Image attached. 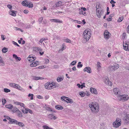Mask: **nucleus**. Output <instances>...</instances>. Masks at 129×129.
Segmentation results:
<instances>
[{"instance_id": "nucleus-1", "label": "nucleus", "mask_w": 129, "mask_h": 129, "mask_svg": "<svg viewBox=\"0 0 129 129\" xmlns=\"http://www.w3.org/2000/svg\"><path fill=\"white\" fill-rule=\"evenodd\" d=\"M89 106L93 113H97L98 112L99 106L97 103L95 102L90 103L89 104Z\"/></svg>"}, {"instance_id": "nucleus-2", "label": "nucleus", "mask_w": 129, "mask_h": 129, "mask_svg": "<svg viewBox=\"0 0 129 129\" xmlns=\"http://www.w3.org/2000/svg\"><path fill=\"white\" fill-rule=\"evenodd\" d=\"M91 31L90 29H87L84 31L83 34L84 38L86 41H88L90 38L91 35Z\"/></svg>"}, {"instance_id": "nucleus-3", "label": "nucleus", "mask_w": 129, "mask_h": 129, "mask_svg": "<svg viewBox=\"0 0 129 129\" xmlns=\"http://www.w3.org/2000/svg\"><path fill=\"white\" fill-rule=\"evenodd\" d=\"M121 123V120L119 118H117L115 122L113 123V125L114 127L116 128L120 126Z\"/></svg>"}, {"instance_id": "nucleus-4", "label": "nucleus", "mask_w": 129, "mask_h": 129, "mask_svg": "<svg viewBox=\"0 0 129 129\" xmlns=\"http://www.w3.org/2000/svg\"><path fill=\"white\" fill-rule=\"evenodd\" d=\"M118 99L120 101H126L129 99V97L127 95H119L118 96Z\"/></svg>"}, {"instance_id": "nucleus-5", "label": "nucleus", "mask_w": 129, "mask_h": 129, "mask_svg": "<svg viewBox=\"0 0 129 129\" xmlns=\"http://www.w3.org/2000/svg\"><path fill=\"white\" fill-rule=\"evenodd\" d=\"M96 14L97 16L99 18L101 17V15H102L104 13V11L102 10H98V8L97 7V6H96Z\"/></svg>"}, {"instance_id": "nucleus-6", "label": "nucleus", "mask_w": 129, "mask_h": 129, "mask_svg": "<svg viewBox=\"0 0 129 129\" xmlns=\"http://www.w3.org/2000/svg\"><path fill=\"white\" fill-rule=\"evenodd\" d=\"M123 120L124 124H129V115L128 114L125 115L123 118Z\"/></svg>"}, {"instance_id": "nucleus-7", "label": "nucleus", "mask_w": 129, "mask_h": 129, "mask_svg": "<svg viewBox=\"0 0 129 129\" xmlns=\"http://www.w3.org/2000/svg\"><path fill=\"white\" fill-rule=\"evenodd\" d=\"M118 66H110L108 68V70L110 72L115 71L119 68Z\"/></svg>"}, {"instance_id": "nucleus-8", "label": "nucleus", "mask_w": 129, "mask_h": 129, "mask_svg": "<svg viewBox=\"0 0 129 129\" xmlns=\"http://www.w3.org/2000/svg\"><path fill=\"white\" fill-rule=\"evenodd\" d=\"M54 85V84L53 83H46L45 85V88L48 89H50L52 88L53 86Z\"/></svg>"}, {"instance_id": "nucleus-9", "label": "nucleus", "mask_w": 129, "mask_h": 129, "mask_svg": "<svg viewBox=\"0 0 129 129\" xmlns=\"http://www.w3.org/2000/svg\"><path fill=\"white\" fill-rule=\"evenodd\" d=\"M123 49L129 51V43L126 42L123 45Z\"/></svg>"}, {"instance_id": "nucleus-10", "label": "nucleus", "mask_w": 129, "mask_h": 129, "mask_svg": "<svg viewBox=\"0 0 129 129\" xmlns=\"http://www.w3.org/2000/svg\"><path fill=\"white\" fill-rule=\"evenodd\" d=\"M109 34L110 33H109L107 30H106L104 33V36L105 38L107 39H108L109 37Z\"/></svg>"}, {"instance_id": "nucleus-11", "label": "nucleus", "mask_w": 129, "mask_h": 129, "mask_svg": "<svg viewBox=\"0 0 129 129\" xmlns=\"http://www.w3.org/2000/svg\"><path fill=\"white\" fill-rule=\"evenodd\" d=\"M83 71L84 72H86L88 73H90L91 72V68L89 67H86L85 68Z\"/></svg>"}, {"instance_id": "nucleus-12", "label": "nucleus", "mask_w": 129, "mask_h": 129, "mask_svg": "<svg viewBox=\"0 0 129 129\" xmlns=\"http://www.w3.org/2000/svg\"><path fill=\"white\" fill-rule=\"evenodd\" d=\"M90 91L92 93L97 94L98 92L94 88L91 87L90 89Z\"/></svg>"}, {"instance_id": "nucleus-13", "label": "nucleus", "mask_w": 129, "mask_h": 129, "mask_svg": "<svg viewBox=\"0 0 129 129\" xmlns=\"http://www.w3.org/2000/svg\"><path fill=\"white\" fill-rule=\"evenodd\" d=\"M50 21L51 22H54L56 23H62V21L57 19H51Z\"/></svg>"}, {"instance_id": "nucleus-14", "label": "nucleus", "mask_w": 129, "mask_h": 129, "mask_svg": "<svg viewBox=\"0 0 129 129\" xmlns=\"http://www.w3.org/2000/svg\"><path fill=\"white\" fill-rule=\"evenodd\" d=\"M33 79L34 80H43L44 79V78L43 77H38L33 76Z\"/></svg>"}, {"instance_id": "nucleus-15", "label": "nucleus", "mask_w": 129, "mask_h": 129, "mask_svg": "<svg viewBox=\"0 0 129 129\" xmlns=\"http://www.w3.org/2000/svg\"><path fill=\"white\" fill-rule=\"evenodd\" d=\"M79 13L80 14H82L84 16H86L87 14L86 13L83 11V10L81 9H79Z\"/></svg>"}, {"instance_id": "nucleus-16", "label": "nucleus", "mask_w": 129, "mask_h": 129, "mask_svg": "<svg viewBox=\"0 0 129 129\" xmlns=\"http://www.w3.org/2000/svg\"><path fill=\"white\" fill-rule=\"evenodd\" d=\"M16 13L17 12L16 11H14L13 10H10L9 11V13L10 15L14 16H16Z\"/></svg>"}, {"instance_id": "nucleus-17", "label": "nucleus", "mask_w": 129, "mask_h": 129, "mask_svg": "<svg viewBox=\"0 0 129 129\" xmlns=\"http://www.w3.org/2000/svg\"><path fill=\"white\" fill-rule=\"evenodd\" d=\"M38 64V62L37 61L33 62L30 64V66L31 67H35L37 66Z\"/></svg>"}, {"instance_id": "nucleus-18", "label": "nucleus", "mask_w": 129, "mask_h": 129, "mask_svg": "<svg viewBox=\"0 0 129 129\" xmlns=\"http://www.w3.org/2000/svg\"><path fill=\"white\" fill-rule=\"evenodd\" d=\"M114 92L115 94H118L120 93V92L118 90V89L116 88L114 89Z\"/></svg>"}, {"instance_id": "nucleus-19", "label": "nucleus", "mask_w": 129, "mask_h": 129, "mask_svg": "<svg viewBox=\"0 0 129 129\" xmlns=\"http://www.w3.org/2000/svg\"><path fill=\"white\" fill-rule=\"evenodd\" d=\"M62 3L61 1L57 2L55 4V7H57L62 5Z\"/></svg>"}, {"instance_id": "nucleus-20", "label": "nucleus", "mask_w": 129, "mask_h": 129, "mask_svg": "<svg viewBox=\"0 0 129 129\" xmlns=\"http://www.w3.org/2000/svg\"><path fill=\"white\" fill-rule=\"evenodd\" d=\"M105 83L107 85L110 86L112 85V83L108 80L106 79V80L105 81Z\"/></svg>"}, {"instance_id": "nucleus-21", "label": "nucleus", "mask_w": 129, "mask_h": 129, "mask_svg": "<svg viewBox=\"0 0 129 129\" xmlns=\"http://www.w3.org/2000/svg\"><path fill=\"white\" fill-rule=\"evenodd\" d=\"M10 122H9V123L12 124H16L17 123V120L15 119H11L10 120Z\"/></svg>"}, {"instance_id": "nucleus-22", "label": "nucleus", "mask_w": 129, "mask_h": 129, "mask_svg": "<svg viewBox=\"0 0 129 129\" xmlns=\"http://www.w3.org/2000/svg\"><path fill=\"white\" fill-rule=\"evenodd\" d=\"M24 6L28 7L29 8H31L33 7V5L32 3L30 2L29 3H28V4L24 5Z\"/></svg>"}, {"instance_id": "nucleus-23", "label": "nucleus", "mask_w": 129, "mask_h": 129, "mask_svg": "<svg viewBox=\"0 0 129 129\" xmlns=\"http://www.w3.org/2000/svg\"><path fill=\"white\" fill-rule=\"evenodd\" d=\"M34 58V57H31L29 56L28 58V60L29 62H31L35 60V58Z\"/></svg>"}, {"instance_id": "nucleus-24", "label": "nucleus", "mask_w": 129, "mask_h": 129, "mask_svg": "<svg viewBox=\"0 0 129 129\" xmlns=\"http://www.w3.org/2000/svg\"><path fill=\"white\" fill-rule=\"evenodd\" d=\"M16 124L20 127H23L24 125V124L23 123L20 122H18L17 121V123H16Z\"/></svg>"}, {"instance_id": "nucleus-25", "label": "nucleus", "mask_w": 129, "mask_h": 129, "mask_svg": "<svg viewBox=\"0 0 129 129\" xmlns=\"http://www.w3.org/2000/svg\"><path fill=\"white\" fill-rule=\"evenodd\" d=\"M48 116L51 119H55L56 118L53 115V114H49L48 115Z\"/></svg>"}, {"instance_id": "nucleus-26", "label": "nucleus", "mask_w": 129, "mask_h": 129, "mask_svg": "<svg viewBox=\"0 0 129 129\" xmlns=\"http://www.w3.org/2000/svg\"><path fill=\"white\" fill-rule=\"evenodd\" d=\"M55 108L58 110H62L63 108V107L60 105H57L55 106Z\"/></svg>"}, {"instance_id": "nucleus-27", "label": "nucleus", "mask_w": 129, "mask_h": 129, "mask_svg": "<svg viewBox=\"0 0 129 129\" xmlns=\"http://www.w3.org/2000/svg\"><path fill=\"white\" fill-rule=\"evenodd\" d=\"M30 2L28 1L27 0H25L23 1L22 2V4L23 6H24V5L28 4V3H29Z\"/></svg>"}, {"instance_id": "nucleus-28", "label": "nucleus", "mask_w": 129, "mask_h": 129, "mask_svg": "<svg viewBox=\"0 0 129 129\" xmlns=\"http://www.w3.org/2000/svg\"><path fill=\"white\" fill-rule=\"evenodd\" d=\"M114 15V14H112L109 16V18L107 19V20L108 21H110L112 20V17H113Z\"/></svg>"}, {"instance_id": "nucleus-29", "label": "nucleus", "mask_w": 129, "mask_h": 129, "mask_svg": "<svg viewBox=\"0 0 129 129\" xmlns=\"http://www.w3.org/2000/svg\"><path fill=\"white\" fill-rule=\"evenodd\" d=\"M17 113L18 117H22V113L19 110L17 112Z\"/></svg>"}, {"instance_id": "nucleus-30", "label": "nucleus", "mask_w": 129, "mask_h": 129, "mask_svg": "<svg viewBox=\"0 0 129 129\" xmlns=\"http://www.w3.org/2000/svg\"><path fill=\"white\" fill-rule=\"evenodd\" d=\"M13 108L12 111L14 113H15L16 112H17L18 111V110H19L17 108L15 107H13Z\"/></svg>"}, {"instance_id": "nucleus-31", "label": "nucleus", "mask_w": 129, "mask_h": 129, "mask_svg": "<svg viewBox=\"0 0 129 129\" xmlns=\"http://www.w3.org/2000/svg\"><path fill=\"white\" fill-rule=\"evenodd\" d=\"M6 107L9 109H12L13 108V106L11 104H9L8 105H6L5 106Z\"/></svg>"}, {"instance_id": "nucleus-32", "label": "nucleus", "mask_w": 129, "mask_h": 129, "mask_svg": "<svg viewBox=\"0 0 129 129\" xmlns=\"http://www.w3.org/2000/svg\"><path fill=\"white\" fill-rule=\"evenodd\" d=\"M4 62L3 61L2 59L0 56V66H4Z\"/></svg>"}, {"instance_id": "nucleus-33", "label": "nucleus", "mask_w": 129, "mask_h": 129, "mask_svg": "<svg viewBox=\"0 0 129 129\" xmlns=\"http://www.w3.org/2000/svg\"><path fill=\"white\" fill-rule=\"evenodd\" d=\"M8 49L4 47L3 48L2 51L3 53H5L8 51Z\"/></svg>"}, {"instance_id": "nucleus-34", "label": "nucleus", "mask_w": 129, "mask_h": 129, "mask_svg": "<svg viewBox=\"0 0 129 129\" xmlns=\"http://www.w3.org/2000/svg\"><path fill=\"white\" fill-rule=\"evenodd\" d=\"M43 127L44 129H53L52 128L48 127V126L46 125H43Z\"/></svg>"}, {"instance_id": "nucleus-35", "label": "nucleus", "mask_w": 129, "mask_h": 129, "mask_svg": "<svg viewBox=\"0 0 129 129\" xmlns=\"http://www.w3.org/2000/svg\"><path fill=\"white\" fill-rule=\"evenodd\" d=\"M67 98V97L65 96H62L61 97V100L62 101H65L66 102H67V101L65 100V99L66 100V99Z\"/></svg>"}, {"instance_id": "nucleus-36", "label": "nucleus", "mask_w": 129, "mask_h": 129, "mask_svg": "<svg viewBox=\"0 0 129 129\" xmlns=\"http://www.w3.org/2000/svg\"><path fill=\"white\" fill-rule=\"evenodd\" d=\"M57 81L58 82H60L63 80V78L62 77H58L57 78Z\"/></svg>"}, {"instance_id": "nucleus-37", "label": "nucleus", "mask_w": 129, "mask_h": 129, "mask_svg": "<svg viewBox=\"0 0 129 129\" xmlns=\"http://www.w3.org/2000/svg\"><path fill=\"white\" fill-rule=\"evenodd\" d=\"M123 19V17H119V18L117 20V22H121Z\"/></svg>"}, {"instance_id": "nucleus-38", "label": "nucleus", "mask_w": 129, "mask_h": 129, "mask_svg": "<svg viewBox=\"0 0 129 129\" xmlns=\"http://www.w3.org/2000/svg\"><path fill=\"white\" fill-rule=\"evenodd\" d=\"M4 91L6 92H8L10 91V90L7 88H5L4 89Z\"/></svg>"}, {"instance_id": "nucleus-39", "label": "nucleus", "mask_w": 129, "mask_h": 129, "mask_svg": "<svg viewBox=\"0 0 129 129\" xmlns=\"http://www.w3.org/2000/svg\"><path fill=\"white\" fill-rule=\"evenodd\" d=\"M2 101L3 103V105H4L6 103V101L5 99H2Z\"/></svg>"}, {"instance_id": "nucleus-40", "label": "nucleus", "mask_w": 129, "mask_h": 129, "mask_svg": "<svg viewBox=\"0 0 129 129\" xmlns=\"http://www.w3.org/2000/svg\"><path fill=\"white\" fill-rule=\"evenodd\" d=\"M33 96H34V95L33 94H31L30 93H29L28 94V97H30L31 96V97L30 98V99L31 100H32L33 99Z\"/></svg>"}, {"instance_id": "nucleus-41", "label": "nucleus", "mask_w": 129, "mask_h": 129, "mask_svg": "<svg viewBox=\"0 0 129 129\" xmlns=\"http://www.w3.org/2000/svg\"><path fill=\"white\" fill-rule=\"evenodd\" d=\"M79 94L81 96L84 97L85 95V94L83 92H80Z\"/></svg>"}, {"instance_id": "nucleus-42", "label": "nucleus", "mask_w": 129, "mask_h": 129, "mask_svg": "<svg viewBox=\"0 0 129 129\" xmlns=\"http://www.w3.org/2000/svg\"><path fill=\"white\" fill-rule=\"evenodd\" d=\"M14 88L17 89L19 88H21V86L19 85L18 84H15Z\"/></svg>"}, {"instance_id": "nucleus-43", "label": "nucleus", "mask_w": 129, "mask_h": 129, "mask_svg": "<svg viewBox=\"0 0 129 129\" xmlns=\"http://www.w3.org/2000/svg\"><path fill=\"white\" fill-rule=\"evenodd\" d=\"M46 110H48V111H52V112H55V111H52V109H51V108H50V107H47L46 108Z\"/></svg>"}, {"instance_id": "nucleus-44", "label": "nucleus", "mask_w": 129, "mask_h": 129, "mask_svg": "<svg viewBox=\"0 0 129 129\" xmlns=\"http://www.w3.org/2000/svg\"><path fill=\"white\" fill-rule=\"evenodd\" d=\"M81 62H79L78 63V64L77 66V67H82L83 65L81 64Z\"/></svg>"}, {"instance_id": "nucleus-45", "label": "nucleus", "mask_w": 129, "mask_h": 129, "mask_svg": "<svg viewBox=\"0 0 129 129\" xmlns=\"http://www.w3.org/2000/svg\"><path fill=\"white\" fill-rule=\"evenodd\" d=\"M43 18L42 17H41L39 18L38 21L40 24L41 23L42 21L43 20Z\"/></svg>"}, {"instance_id": "nucleus-46", "label": "nucleus", "mask_w": 129, "mask_h": 129, "mask_svg": "<svg viewBox=\"0 0 129 129\" xmlns=\"http://www.w3.org/2000/svg\"><path fill=\"white\" fill-rule=\"evenodd\" d=\"M76 61H72L70 64V65H71L72 66H74L76 64Z\"/></svg>"}, {"instance_id": "nucleus-47", "label": "nucleus", "mask_w": 129, "mask_h": 129, "mask_svg": "<svg viewBox=\"0 0 129 129\" xmlns=\"http://www.w3.org/2000/svg\"><path fill=\"white\" fill-rule=\"evenodd\" d=\"M22 111L24 114H26L27 113V111H26V109H25L24 110H22Z\"/></svg>"}, {"instance_id": "nucleus-48", "label": "nucleus", "mask_w": 129, "mask_h": 129, "mask_svg": "<svg viewBox=\"0 0 129 129\" xmlns=\"http://www.w3.org/2000/svg\"><path fill=\"white\" fill-rule=\"evenodd\" d=\"M26 111H27V112L30 113L31 114L33 113V111H32L29 109H26Z\"/></svg>"}, {"instance_id": "nucleus-49", "label": "nucleus", "mask_w": 129, "mask_h": 129, "mask_svg": "<svg viewBox=\"0 0 129 129\" xmlns=\"http://www.w3.org/2000/svg\"><path fill=\"white\" fill-rule=\"evenodd\" d=\"M7 7L10 10L12 9V6L10 5H7Z\"/></svg>"}, {"instance_id": "nucleus-50", "label": "nucleus", "mask_w": 129, "mask_h": 129, "mask_svg": "<svg viewBox=\"0 0 129 129\" xmlns=\"http://www.w3.org/2000/svg\"><path fill=\"white\" fill-rule=\"evenodd\" d=\"M15 83H11L10 84V85L12 87H14L15 85Z\"/></svg>"}, {"instance_id": "nucleus-51", "label": "nucleus", "mask_w": 129, "mask_h": 129, "mask_svg": "<svg viewBox=\"0 0 129 129\" xmlns=\"http://www.w3.org/2000/svg\"><path fill=\"white\" fill-rule=\"evenodd\" d=\"M29 11L28 10L25 9L23 11V12L24 13L27 14L29 12Z\"/></svg>"}, {"instance_id": "nucleus-52", "label": "nucleus", "mask_w": 129, "mask_h": 129, "mask_svg": "<svg viewBox=\"0 0 129 129\" xmlns=\"http://www.w3.org/2000/svg\"><path fill=\"white\" fill-rule=\"evenodd\" d=\"M13 56L14 58L16 59H17V58H18V57L15 54L13 55Z\"/></svg>"}, {"instance_id": "nucleus-53", "label": "nucleus", "mask_w": 129, "mask_h": 129, "mask_svg": "<svg viewBox=\"0 0 129 129\" xmlns=\"http://www.w3.org/2000/svg\"><path fill=\"white\" fill-rule=\"evenodd\" d=\"M85 83H83V84H82L81 85V88H83V87H85Z\"/></svg>"}, {"instance_id": "nucleus-54", "label": "nucleus", "mask_w": 129, "mask_h": 129, "mask_svg": "<svg viewBox=\"0 0 129 129\" xmlns=\"http://www.w3.org/2000/svg\"><path fill=\"white\" fill-rule=\"evenodd\" d=\"M100 63L99 62H97V67L98 68H99L100 67H101V66L100 65Z\"/></svg>"}, {"instance_id": "nucleus-55", "label": "nucleus", "mask_w": 129, "mask_h": 129, "mask_svg": "<svg viewBox=\"0 0 129 129\" xmlns=\"http://www.w3.org/2000/svg\"><path fill=\"white\" fill-rule=\"evenodd\" d=\"M66 42L67 43H71V41L68 39H67L66 40Z\"/></svg>"}, {"instance_id": "nucleus-56", "label": "nucleus", "mask_w": 129, "mask_h": 129, "mask_svg": "<svg viewBox=\"0 0 129 129\" xmlns=\"http://www.w3.org/2000/svg\"><path fill=\"white\" fill-rule=\"evenodd\" d=\"M13 44L15 45H17L18 47H20V46L16 42L14 41H13Z\"/></svg>"}, {"instance_id": "nucleus-57", "label": "nucleus", "mask_w": 129, "mask_h": 129, "mask_svg": "<svg viewBox=\"0 0 129 129\" xmlns=\"http://www.w3.org/2000/svg\"><path fill=\"white\" fill-rule=\"evenodd\" d=\"M81 9L83 10V11H85L86 10V9L85 7H82L81 8Z\"/></svg>"}, {"instance_id": "nucleus-58", "label": "nucleus", "mask_w": 129, "mask_h": 129, "mask_svg": "<svg viewBox=\"0 0 129 129\" xmlns=\"http://www.w3.org/2000/svg\"><path fill=\"white\" fill-rule=\"evenodd\" d=\"M1 36L2 39V40H4L5 39V38H4V35H2Z\"/></svg>"}, {"instance_id": "nucleus-59", "label": "nucleus", "mask_w": 129, "mask_h": 129, "mask_svg": "<svg viewBox=\"0 0 129 129\" xmlns=\"http://www.w3.org/2000/svg\"><path fill=\"white\" fill-rule=\"evenodd\" d=\"M31 25H28L26 27V28H28V29L29 28L31 27Z\"/></svg>"}, {"instance_id": "nucleus-60", "label": "nucleus", "mask_w": 129, "mask_h": 129, "mask_svg": "<svg viewBox=\"0 0 129 129\" xmlns=\"http://www.w3.org/2000/svg\"><path fill=\"white\" fill-rule=\"evenodd\" d=\"M67 102V103H70L71 104L73 103L74 102L73 100H72L71 99H70L69 102Z\"/></svg>"}, {"instance_id": "nucleus-61", "label": "nucleus", "mask_w": 129, "mask_h": 129, "mask_svg": "<svg viewBox=\"0 0 129 129\" xmlns=\"http://www.w3.org/2000/svg\"><path fill=\"white\" fill-rule=\"evenodd\" d=\"M110 3L111 4H115L116 3V2L114 1L113 0H111Z\"/></svg>"}, {"instance_id": "nucleus-62", "label": "nucleus", "mask_w": 129, "mask_h": 129, "mask_svg": "<svg viewBox=\"0 0 129 129\" xmlns=\"http://www.w3.org/2000/svg\"><path fill=\"white\" fill-rule=\"evenodd\" d=\"M43 24H46L47 23V21L45 20H44L43 21Z\"/></svg>"}, {"instance_id": "nucleus-63", "label": "nucleus", "mask_w": 129, "mask_h": 129, "mask_svg": "<svg viewBox=\"0 0 129 129\" xmlns=\"http://www.w3.org/2000/svg\"><path fill=\"white\" fill-rule=\"evenodd\" d=\"M45 61L46 62V63H48V62H49V60L47 59H45Z\"/></svg>"}, {"instance_id": "nucleus-64", "label": "nucleus", "mask_w": 129, "mask_h": 129, "mask_svg": "<svg viewBox=\"0 0 129 129\" xmlns=\"http://www.w3.org/2000/svg\"><path fill=\"white\" fill-rule=\"evenodd\" d=\"M127 32L129 34V25L127 27Z\"/></svg>"}]
</instances>
